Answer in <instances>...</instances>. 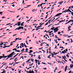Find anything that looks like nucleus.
<instances>
[{"label": "nucleus", "mask_w": 73, "mask_h": 73, "mask_svg": "<svg viewBox=\"0 0 73 73\" xmlns=\"http://www.w3.org/2000/svg\"><path fill=\"white\" fill-rule=\"evenodd\" d=\"M62 13H60L58 14H56L54 17H53L52 19L53 18H54V17H56V16H60V15H61V14H62Z\"/></svg>", "instance_id": "f257e3e1"}, {"label": "nucleus", "mask_w": 73, "mask_h": 73, "mask_svg": "<svg viewBox=\"0 0 73 73\" xmlns=\"http://www.w3.org/2000/svg\"><path fill=\"white\" fill-rule=\"evenodd\" d=\"M8 56V55L7 56H0V59H1V58H7V57Z\"/></svg>", "instance_id": "f03ea898"}, {"label": "nucleus", "mask_w": 73, "mask_h": 73, "mask_svg": "<svg viewBox=\"0 0 73 73\" xmlns=\"http://www.w3.org/2000/svg\"><path fill=\"white\" fill-rule=\"evenodd\" d=\"M20 29H21V28L20 27V26L18 28H16L15 30V31H16V30H20Z\"/></svg>", "instance_id": "7ed1b4c3"}, {"label": "nucleus", "mask_w": 73, "mask_h": 73, "mask_svg": "<svg viewBox=\"0 0 73 73\" xmlns=\"http://www.w3.org/2000/svg\"><path fill=\"white\" fill-rule=\"evenodd\" d=\"M18 26H20L21 25V22H17Z\"/></svg>", "instance_id": "20e7f679"}, {"label": "nucleus", "mask_w": 73, "mask_h": 73, "mask_svg": "<svg viewBox=\"0 0 73 73\" xmlns=\"http://www.w3.org/2000/svg\"><path fill=\"white\" fill-rule=\"evenodd\" d=\"M64 2L63 1H61V2L58 3V4H59V5H61L62 4V3H63Z\"/></svg>", "instance_id": "39448f33"}, {"label": "nucleus", "mask_w": 73, "mask_h": 73, "mask_svg": "<svg viewBox=\"0 0 73 73\" xmlns=\"http://www.w3.org/2000/svg\"><path fill=\"white\" fill-rule=\"evenodd\" d=\"M67 68H68V66H66L65 67V72H66V70H67Z\"/></svg>", "instance_id": "423d86ee"}, {"label": "nucleus", "mask_w": 73, "mask_h": 73, "mask_svg": "<svg viewBox=\"0 0 73 73\" xmlns=\"http://www.w3.org/2000/svg\"><path fill=\"white\" fill-rule=\"evenodd\" d=\"M21 46H22V47H24V43H21L20 44Z\"/></svg>", "instance_id": "0eeeda50"}, {"label": "nucleus", "mask_w": 73, "mask_h": 73, "mask_svg": "<svg viewBox=\"0 0 73 73\" xmlns=\"http://www.w3.org/2000/svg\"><path fill=\"white\" fill-rule=\"evenodd\" d=\"M50 54H52L51 56H52V57H54V55L53 54V53H52L51 52Z\"/></svg>", "instance_id": "6e6552de"}, {"label": "nucleus", "mask_w": 73, "mask_h": 73, "mask_svg": "<svg viewBox=\"0 0 73 73\" xmlns=\"http://www.w3.org/2000/svg\"><path fill=\"white\" fill-rule=\"evenodd\" d=\"M8 58H11V57H12V56H11V55L9 54V56H8Z\"/></svg>", "instance_id": "1a4fd4ad"}, {"label": "nucleus", "mask_w": 73, "mask_h": 73, "mask_svg": "<svg viewBox=\"0 0 73 73\" xmlns=\"http://www.w3.org/2000/svg\"><path fill=\"white\" fill-rule=\"evenodd\" d=\"M55 29V27H53L52 28H51L50 29V30H52V31H53V29Z\"/></svg>", "instance_id": "9d476101"}, {"label": "nucleus", "mask_w": 73, "mask_h": 73, "mask_svg": "<svg viewBox=\"0 0 73 73\" xmlns=\"http://www.w3.org/2000/svg\"><path fill=\"white\" fill-rule=\"evenodd\" d=\"M64 13H66V12H69V11H66L65 10V11H63L62 13H64Z\"/></svg>", "instance_id": "9b49d317"}, {"label": "nucleus", "mask_w": 73, "mask_h": 73, "mask_svg": "<svg viewBox=\"0 0 73 73\" xmlns=\"http://www.w3.org/2000/svg\"><path fill=\"white\" fill-rule=\"evenodd\" d=\"M65 52H66V51H65V50H64L63 51H62V53H63V54H65Z\"/></svg>", "instance_id": "f8f14e48"}, {"label": "nucleus", "mask_w": 73, "mask_h": 73, "mask_svg": "<svg viewBox=\"0 0 73 73\" xmlns=\"http://www.w3.org/2000/svg\"><path fill=\"white\" fill-rule=\"evenodd\" d=\"M24 22L22 23L21 26H24Z\"/></svg>", "instance_id": "ddd939ff"}, {"label": "nucleus", "mask_w": 73, "mask_h": 73, "mask_svg": "<svg viewBox=\"0 0 73 73\" xmlns=\"http://www.w3.org/2000/svg\"><path fill=\"white\" fill-rule=\"evenodd\" d=\"M26 72L27 73H32V71H26Z\"/></svg>", "instance_id": "4468645a"}, {"label": "nucleus", "mask_w": 73, "mask_h": 73, "mask_svg": "<svg viewBox=\"0 0 73 73\" xmlns=\"http://www.w3.org/2000/svg\"><path fill=\"white\" fill-rule=\"evenodd\" d=\"M29 52H28L29 53H31V52H33V51L32 50H30Z\"/></svg>", "instance_id": "2eb2a0df"}, {"label": "nucleus", "mask_w": 73, "mask_h": 73, "mask_svg": "<svg viewBox=\"0 0 73 73\" xmlns=\"http://www.w3.org/2000/svg\"><path fill=\"white\" fill-rule=\"evenodd\" d=\"M56 61L58 62V63H60V64H61V62L60 61H57V59H56Z\"/></svg>", "instance_id": "dca6fc26"}, {"label": "nucleus", "mask_w": 73, "mask_h": 73, "mask_svg": "<svg viewBox=\"0 0 73 73\" xmlns=\"http://www.w3.org/2000/svg\"><path fill=\"white\" fill-rule=\"evenodd\" d=\"M57 29H58V27H56L54 29V31H56V30H57Z\"/></svg>", "instance_id": "f3484780"}, {"label": "nucleus", "mask_w": 73, "mask_h": 73, "mask_svg": "<svg viewBox=\"0 0 73 73\" xmlns=\"http://www.w3.org/2000/svg\"><path fill=\"white\" fill-rule=\"evenodd\" d=\"M73 67V64H70V68H72Z\"/></svg>", "instance_id": "a211bd4d"}, {"label": "nucleus", "mask_w": 73, "mask_h": 73, "mask_svg": "<svg viewBox=\"0 0 73 73\" xmlns=\"http://www.w3.org/2000/svg\"><path fill=\"white\" fill-rule=\"evenodd\" d=\"M18 54H19V53H18L17 54L15 55L13 57V58H15V57H16V56H17V55H18Z\"/></svg>", "instance_id": "6ab92c4d"}, {"label": "nucleus", "mask_w": 73, "mask_h": 73, "mask_svg": "<svg viewBox=\"0 0 73 73\" xmlns=\"http://www.w3.org/2000/svg\"><path fill=\"white\" fill-rule=\"evenodd\" d=\"M58 18H60V17H58L57 19H56L55 20H54V21L52 22V23H53V22H54V21H56V20H57V19H58Z\"/></svg>", "instance_id": "aec40b11"}, {"label": "nucleus", "mask_w": 73, "mask_h": 73, "mask_svg": "<svg viewBox=\"0 0 73 73\" xmlns=\"http://www.w3.org/2000/svg\"><path fill=\"white\" fill-rule=\"evenodd\" d=\"M35 9H33L32 10V12H35V11H37V9H36V10H35Z\"/></svg>", "instance_id": "412c9836"}, {"label": "nucleus", "mask_w": 73, "mask_h": 73, "mask_svg": "<svg viewBox=\"0 0 73 73\" xmlns=\"http://www.w3.org/2000/svg\"><path fill=\"white\" fill-rule=\"evenodd\" d=\"M58 29L57 30H54V33H56V32H57L58 31Z\"/></svg>", "instance_id": "4be33fe9"}, {"label": "nucleus", "mask_w": 73, "mask_h": 73, "mask_svg": "<svg viewBox=\"0 0 73 73\" xmlns=\"http://www.w3.org/2000/svg\"><path fill=\"white\" fill-rule=\"evenodd\" d=\"M42 26H41V25H40V26H39L36 28V29H37V28H40V27H41Z\"/></svg>", "instance_id": "5701e85b"}, {"label": "nucleus", "mask_w": 73, "mask_h": 73, "mask_svg": "<svg viewBox=\"0 0 73 73\" xmlns=\"http://www.w3.org/2000/svg\"><path fill=\"white\" fill-rule=\"evenodd\" d=\"M3 44H4V43H1V44H0V46H2Z\"/></svg>", "instance_id": "b1692460"}, {"label": "nucleus", "mask_w": 73, "mask_h": 73, "mask_svg": "<svg viewBox=\"0 0 73 73\" xmlns=\"http://www.w3.org/2000/svg\"><path fill=\"white\" fill-rule=\"evenodd\" d=\"M21 29H23V27H20Z\"/></svg>", "instance_id": "393cba45"}, {"label": "nucleus", "mask_w": 73, "mask_h": 73, "mask_svg": "<svg viewBox=\"0 0 73 73\" xmlns=\"http://www.w3.org/2000/svg\"><path fill=\"white\" fill-rule=\"evenodd\" d=\"M55 5H56V4L55 3L53 5H52V7L51 8H53V7H54V6Z\"/></svg>", "instance_id": "a878e982"}, {"label": "nucleus", "mask_w": 73, "mask_h": 73, "mask_svg": "<svg viewBox=\"0 0 73 73\" xmlns=\"http://www.w3.org/2000/svg\"><path fill=\"white\" fill-rule=\"evenodd\" d=\"M24 46L26 47L27 48V46L25 45V43H24Z\"/></svg>", "instance_id": "bb28decb"}, {"label": "nucleus", "mask_w": 73, "mask_h": 73, "mask_svg": "<svg viewBox=\"0 0 73 73\" xmlns=\"http://www.w3.org/2000/svg\"><path fill=\"white\" fill-rule=\"evenodd\" d=\"M58 40V41H60V40H61V39H60L59 38H58V37H57Z\"/></svg>", "instance_id": "cd10ccee"}, {"label": "nucleus", "mask_w": 73, "mask_h": 73, "mask_svg": "<svg viewBox=\"0 0 73 73\" xmlns=\"http://www.w3.org/2000/svg\"><path fill=\"white\" fill-rule=\"evenodd\" d=\"M69 9H68V10H66V12H68V11H69Z\"/></svg>", "instance_id": "c85d7f7f"}, {"label": "nucleus", "mask_w": 73, "mask_h": 73, "mask_svg": "<svg viewBox=\"0 0 73 73\" xmlns=\"http://www.w3.org/2000/svg\"><path fill=\"white\" fill-rule=\"evenodd\" d=\"M15 52H20V50H15Z\"/></svg>", "instance_id": "c756f323"}, {"label": "nucleus", "mask_w": 73, "mask_h": 73, "mask_svg": "<svg viewBox=\"0 0 73 73\" xmlns=\"http://www.w3.org/2000/svg\"><path fill=\"white\" fill-rule=\"evenodd\" d=\"M3 12H0V15H2V13H3Z\"/></svg>", "instance_id": "7c9ffc66"}, {"label": "nucleus", "mask_w": 73, "mask_h": 73, "mask_svg": "<svg viewBox=\"0 0 73 73\" xmlns=\"http://www.w3.org/2000/svg\"><path fill=\"white\" fill-rule=\"evenodd\" d=\"M66 57H69V55H68V54H67L66 55Z\"/></svg>", "instance_id": "2f4dec72"}, {"label": "nucleus", "mask_w": 73, "mask_h": 73, "mask_svg": "<svg viewBox=\"0 0 73 73\" xmlns=\"http://www.w3.org/2000/svg\"><path fill=\"white\" fill-rule=\"evenodd\" d=\"M13 45V44H12V42H11V43H10V46H11L12 45Z\"/></svg>", "instance_id": "473e14b6"}, {"label": "nucleus", "mask_w": 73, "mask_h": 73, "mask_svg": "<svg viewBox=\"0 0 73 73\" xmlns=\"http://www.w3.org/2000/svg\"><path fill=\"white\" fill-rule=\"evenodd\" d=\"M35 60V62H36V64H37V61H38V60Z\"/></svg>", "instance_id": "72a5a7b5"}, {"label": "nucleus", "mask_w": 73, "mask_h": 73, "mask_svg": "<svg viewBox=\"0 0 73 73\" xmlns=\"http://www.w3.org/2000/svg\"><path fill=\"white\" fill-rule=\"evenodd\" d=\"M48 22H47L45 25V26L46 25H48Z\"/></svg>", "instance_id": "f704fd0d"}, {"label": "nucleus", "mask_w": 73, "mask_h": 73, "mask_svg": "<svg viewBox=\"0 0 73 73\" xmlns=\"http://www.w3.org/2000/svg\"><path fill=\"white\" fill-rule=\"evenodd\" d=\"M48 58H49L50 59H51V58H50V56H48Z\"/></svg>", "instance_id": "c9c22d12"}, {"label": "nucleus", "mask_w": 73, "mask_h": 73, "mask_svg": "<svg viewBox=\"0 0 73 73\" xmlns=\"http://www.w3.org/2000/svg\"><path fill=\"white\" fill-rule=\"evenodd\" d=\"M60 48H62V49H64L63 47H59Z\"/></svg>", "instance_id": "e433bc0d"}, {"label": "nucleus", "mask_w": 73, "mask_h": 73, "mask_svg": "<svg viewBox=\"0 0 73 73\" xmlns=\"http://www.w3.org/2000/svg\"><path fill=\"white\" fill-rule=\"evenodd\" d=\"M71 21H72V20H70L68 22V23H70V22H71Z\"/></svg>", "instance_id": "4c0bfd02"}, {"label": "nucleus", "mask_w": 73, "mask_h": 73, "mask_svg": "<svg viewBox=\"0 0 73 73\" xmlns=\"http://www.w3.org/2000/svg\"><path fill=\"white\" fill-rule=\"evenodd\" d=\"M52 32H53V31H51L50 32H48V33H51Z\"/></svg>", "instance_id": "58836bf2"}, {"label": "nucleus", "mask_w": 73, "mask_h": 73, "mask_svg": "<svg viewBox=\"0 0 73 73\" xmlns=\"http://www.w3.org/2000/svg\"><path fill=\"white\" fill-rule=\"evenodd\" d=\"M9 55L12 56L13 54L11 53Z\"/></svg>", "instance_id": "ea45409f"}, {"label": "nucleus", "mask_w": 73, "mask_h": 73, "mask_svg": "<svg viewBox=\"0 0 73 73\" xmlns=\"http://www.w3.org/2000/svg\"><path fill=\"white\" fill-rule=\"evenodd\" d=\"M6 45H5V46H3V48H6Z\"/></svg>", "instance_id": "a19ab883"}, {"label": "nucleus", "mask_w": 73, "mask_h": 73, "mask_svg": "<svg viewBox=\"0 0 73 73\" xmlns=\"http://www.w3.org/2000/svg\"><path fill=\"white\" fill-rule=\"evenodd\" d=\"M11 24V23L7 24L6 25H9Z\"/></svg>", "instance_id": "79ce46f5"}, {"label": "nucleus", "mask_w": 73, "mask_h": 73, "mask_svg": "<svg viewBox=\"0 0 73 73\" xmlns=\"http://www.w3.org/2000/svg\"><path fill=\"white\" fill-rule=\"evenodd\" d=\"M69 11L70 12H71V14H72V13H73V12H72V11H71L70 10H69Z\"/></svg>", "instance_id": "37998d69"}, {"label": "nucleus", "mask_w": 73, "mask_h": 73, "mask_svg": "<svg viewBox=\"0 0 73 73\" xmlns=\"http://www.w3.org/2000/svg\"><path fill=\"white\" fill-rule=\"evenodd\" d=\"M24 48H23L22 50H21V52H22V51H24Z\"/></svg>", "instance_id": "c03bdc74"}, {"label": "nucleus", "mask_w": 73, "mask_h": 73, "mask_svg": "<svg viewBox=\"0 0 73 73\" xmlns=\"http://www.w3.org/2000/svg\"><path fill=\"white\" fill-rule=\"evenodd\" d=\"M33 63H32V64H29V66H32V65H33Z\"/></svg>", "instance_id": "a18cd8bd"}, {"label": "nucleus", "mask_w": 73, "mask_h": 73, "mask_svg": "<svg viewBox=\"0 0 73 73\" xmlns=\"http://www.w3.org/2000/svg\"><path fill=\"white\" fill-rule=\"evenodd\" d=\"M55 38H57V35H55Z\"/></svg>", "instance_id": "49530a36"}, {"label": "nucleus", "mask_w": 73, "mask_h": 73, "mask_svg": "<svg viewBox=\"0 0 73 73\" xmlns=\"http://www.w3.org/2000/svg\"><path fill=\"white\" fill-rule=\"evenodd\" d=\"M12 7H15V6L14 5H12Z\"/></svg>", "instance_id": "de8ad7c7"}, {"label": "nucleus", "mask_w": 73, "mask_h": 73, "mask_svg": "<svg viewBox=\"0 0 73 73\" xmlns=\"http://www.w3.org/2000/svg\"><path fill=\"white\" fill-rule=\"evenodd\" d=\"M71 72H72V71L70 70L68 72V73H71Z\"/></svg>", "instance_id": "09e8293b"}, {"label": "nucleus", "mask_w": 73, "mask_h": 73, "mask_svg": "<svg viewBox=\"0 0 73 73\" xmlns=\"http://www.w3.org/2000/svg\"><path fill=\"white\" fill-rule=\"evenodd\" d=\"M71 72H72V71L70 70L68 72V73H71Z\"/></svg>", "instance_id": "8fccbe9b"}, {"label": "nucleus", "mask_w": 73, "mask_h": 73, "mask_svg": "<svg viewBox=\"0 0 73 73\" xmlns=\"http://www.w3.org/2000/svg\"><path fill=\"white\" fill-rule=\"evenodd\" d=\"M52 16L50 17L48 19V20H49V19H50L51 18V17H52Z\"/></svg>", "instance_id": "3c124183"}, {"label": "nucleus", "mask_w": 73, "mask_h": 73, "mask_svg": "<svg viewBox=\"0 0 73 73\" xmlns=\"http://www.w3.org/2000/svg\"><path fill=\"white\" fill-rule=\"evenodd\" d=\"M57 69V68L56 67V68L55 69V70H56Z\"/></svg>", "instance_id": "603ef678"}, {"label": "nucleus", "mask_w": 73, "mask_h": 73, "mask_svg": "<svg viewBox=\"0 0 73 73\" xmlns=\"http://www.w3.org/2000/svg\"><path fill=\"white\" fill-rule=\"evenodd\" d=\"M24 0H23V3H22V4H24Z\"/></svg>", "instance_id": "864d4df0"}, {"label": "nucleus", "mask_w": 73, "mask_h": 73, "mask_svg": "<svg viewBox=\"0 0 73 73\" xmlns=\"http://www.w3.org/2000/svg\"><path fill=\"white\" fill-rule=\"evenodd\" d=\"M4 1H5V2H6V1H5V0H4L3 1V2H4Z\"/></svg>", "instance_id": "5fc2aeb1"}, {"label": "nucleus", "mask_w": 73, "mask_h": 73, "mask_svg": "<svg viewBox=\"0 0 73 73\" xmlns=\"http://www.w3.org/2000/svg\"><path fill=\"white\" fill-rule=\"evenodd\" d=\"M60 32H58V34L59 35H60Z\"/></svg>", "instance_id": "6e6d98bb"}, {"label": "nucleus", "mask_w": 73, "mask_h": 73, "mask_svg": "<svg viewBox=\"0 0 73 73\" xmlns=\"http://www.w3.org/2000/svg\"><path fill=\"white\" fill-rule=\"evenodd\" d=\"M62 58H63V59H64V60L65 58H64V56H62Z\"/></svg>", "instance_id": "4d7b16f0"}, {"label": "nucleus", "mask_w": 73, "mask_h": 73, "mask_svg": "<svg viewBox=\"0 0 73 73\" xmlns=\"http://www.w3.org/2000/svg\"><path fill=\"white\" fill-rule=\"evenodd\" d=\"M15 40H16H16H17V38H16Z\"/></svg>", "instance_id": "13d9d810"}, {"label": "nucleus", "mask_w": 73, "mask_h": 73, "mask_svg": "<svg viewBox=\"0 0 73 73\" xmlns=\"http://www.w3.org/2000/svg\"><path fill=\"white\" fill-rule=\"evenodd\" d=\"M65 50L66 52H68V49H66Z\"/></svg>", "instance_id": "bf43d9fd"}, {"label": "nucleus", "mask_w": 73, "mask_h": 73, "mask_svg": "<svg viewBox=\"0 0 73 73\" xmlns=\"http://www.w3.org/2000/svg\"><path fill=\"white\" fill-rule=\"evenodd\" d=\"M16 35H17V34L14 35H13V36H16Z\"/></svg>", "instance_id": "052dcab7"}, {"label": "nucleus", "mask_w": 73, "mask_h": 73, "mask_svg": "<svg viewBox=\"0 0 73 73\" xmlns=\"http://www.w3.org/2000/svg\"><path fill=\"white\" fill-rule=\"evenodd\" d=\"M43 69H44V70H46V68H43Z\"/></svg>", "instance_id": "680f3d73"}, {"label": "nucleus", "mask_w": 73, "mask_h": 73, "mask_svg": "<svg viewBox=\"0 0 73 73\" xmlns=\"http://www.w3.org/2000/svg\"><path fill=\"white\" fill-rule=\"evenodd\" d=\"M4 18H5V17H2V19H4Z\"/></svg>", "instance_id": "e2e57ef3"}, {"label": "nucleus", "mask_w": 73, "mask_h": 73, "mask_svg": "<svg viewBox=\"0 0 73 73\" xmlns=\"http://www.w3.org/2000/svg\"><path fill=\"white\" fill-rule=\"evenodd\" d=\"M30 60H31V59H29L27 61H28L29 62V61H30Z\"/></svg>", "instance_id": "0e129e2a"}, {"label": "nucleus", "mask_w": 73, "mask_h": 73, "mask_svg": "<svg viewBox=\"0 0 73 73\" xmlns=\"http://www.w3.org/2000/svg\"><path fill=\"white\" fill-rule=\"evenodd\" d=\"M28 50V48H27L25 50L27 51V50Z\"/></svg>", "instance_id": "69168bd1"}, {"label": "nucleus", "mask_w": 73, "mask_h": 73, "mask_svg": "<svg viewBox=\"0 0 73 73\" xmlns=\"http://www.w3.org/2000/svg\"><path fill=\"white\" fill-rule=\"evenodd\" d=\"M9 46H10H10H6V47H9Z\"/></svg>", "instance_id": "338daca9"}, {"label": "nucleus", "mask_w": 73, "mask_h": 73, "mask_svg": "<svg viewBox=\"0 0 73 73\" xmlns=\"http://www.w3.org/2000/svg\"><path fill=\"white\" fill-rule=\"evenodd\" d=\"M42 47L41 48H39V50H40V49H42Z\"/></svg>", "instance_id": "774afa93"}]
</instances>
